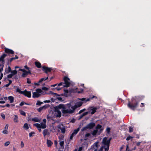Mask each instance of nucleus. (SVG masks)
<instances>
[{
  "mask_svg": "<svg viewBox=\"0 0 151 151\" xmlns=\"http://www.w3.org/2000/svg\"><path fill=\"white\" fill-rule=\"evenodd\" d=\"M94 98H96L97 97L96 96H93L92 97L88 98H82L80 99H79L83 101V102H78L74 106L72 105L70 103L67 104L65 105L61 104L58 105V107L60 109H62L61 111L63 116H64L65 115V116H68V115L72 114L74 113L75 110L81 106L83 103H86L89 101L90 99Z\"/></svg>",
  "mask_w": 151,
  "mask_h": 151,
  "instance_id": "nucleus-1",
  "label": "nucleus"
},
{
  "mask_svg": "<svg viewBox=\"0 0 151 151\" xmlns=\"http://www.w3.org/2000/svg\"><path fill=\"white\" fill-rule=\"evenodd\" d=\"M95 129H96L93 130L91 134L88 133L85 135L84 138L85 140H87L88 137H89L91 134L93 136H94L95 137H96V135L97 134H98V135H99L101 133L103 130V128H102V126L99 124H98L96 126Z\"/></svg>",
  "mask_w": 151,
  "mask_h": 151,
  "instance_id": "nucleus-2",
  "label": "nucleus"
},
{
  "mask_svg": "<svg viewBox=\"0 0 151 151\" xmlns=\"http://www.w3.org/2000/svg\"><path fill=\"white\" fill-rule=\"evenodd\" d=\"M64 93L63 94H66L67 93L71 94L72 93H82L83 91H86L85 89H83V88H81V87L73 88H69V89L64 90Z\"/></svg>",
  "mask_w": 151,
  "mask_h": 151,
  "instance_id": "nucleus-3",
  "label": "nucleus"
},
{
  "mask_svg": "<svg viewBox=\"0 0 151 151\" xmlns=\"http://www.w3.org/2000/svg\"><path fill=\"white\" fill-rule=\"evenodd\" d=\"M111 138H110L109 139L107 140L106 137H104L102 140V143L104 145V147L105 151H108L109 148V143Z\"/></svg>",
  "mask_w": 151,
  "mask_h": 151,
  "instance_id": "nucleus-4",
  "label": "nucleus"
},
{
  "mask_svg": "<svg viewBox=\"0 0 151 151\" xmlns=\"http://www.w3.org/2000/svg\"><path fill=\"white\" fill-rule=\"evenodd\" d=\"M64 82L63 84L65 85H63V87H68L70 86V79L67 76H65L63 78Z\"/></svg>",
  "mask_w": 151,
  "mask_h": 151,
  "instance_id": "nucleus-5",
  "label": "nucleus"
},
{
  "mask_svg": "<svg viewBox=\"0 0 151 151\" xmlns=\"http://www.w3.org/2000/svg\"><path fill=\"white\" fill-rule=\"evenodd\" d=\"M7 56V54L5 53H3L1 56L0 57V66L4 67L5 62L4 58Z\"/></svg>",
  "mask_w": 151,
  "mask_h": 151,
  "instance_id": "nucleus-6",
  "label": "nucleus"
},
{
  "mask_svg": "<svg viewBox=\"0 0 151 151\" xmlns=\"http://www.w3.org/2000/svg\"><path fill=\"white\" fill-rule=\"evenodd\" d=\"M59 109H60L58 107V106L54 108L55 115L57 117H60L61 116V111L59 110Z\"/></svg>",
  "mask_w": 151,
  "mask_h": 151,
  "instance_id": "nucleus-7",
  "label": "nucleus"
},
{
  "mask_svg": "<svg viewBox=\"0 0 151 151\" xmlns=\"http://www.w3.org/2000/svg\"><path fill=\"white\" fill-rule=\"evenodd\" d=\"M98 108L97 107H94L93 106H90L88 108L87 110L88 111V114L91 113V114H94L96 111V110Z\"/></svg>",
  "mask_w": 151,
  "mask_h": 151,
  "instance_id": "nucleus-8",
  "label": "nucleus"
},
{
  "mask_svg": "<svg viewBox=\"0 0 151 151\" xmlns=\"http://www.w3.org/2000/svg\"><path fill=\"white\" fill-rule=\"evenodd\" d=\"M16 91L17 92L22 94H31L30 92H27L26 90L24 91H22L18 87L17 88Z\"/></svg>",
  "mask_w": 151,
  "mask_h": 151,
  "instance_id": "nucleus-9",
  "label": "nucleus"
},
{
  "mask_svg": "<svg viewBox=\"0 0 151 151\" xmlns=\"http://www.w3.org/2000/svg\"><path fill=\"white\" fill-rule=\"evenodd\" d=\"M57 84H56L53 85H52L50 86L51 87V89L53 91H55V90H57L59 91L61 90L62 88L58 87L57 86Z\"/></svg>",
  "mask_w": 151,
  "mask_h": 151,
  "instance_id": "nucleus-10",
  "label": "nucleus"
},
{
  "mask_svg": "<svg viewBox=\"0 0 151 151\" xmlns=\"http://www.w3.org/2000/svg\"><path fill=\"white\" fill-rule=\"evenodd\" d=\"M138 103L137 102H136L135 104L133 105L132 104H131L129 102L127 104V106L130 109L133 110H134L136 108L137 106L138 105Z\"/></svg>",
  "mask_w": 151,
  "mask_h": 151,
  "instance_id": "nucleus-11",
  "label": "nucleus"
},
{
  "mask_svg": "<svg viewBox=\"0 0 151 151\" xmlns=\"http://www.w3.org/2000/svg\"><path fill=\"white\" fill-rule=\"evenodd\" d=\"M10 73H11L10 74L7 76V78L8 79L12 78L13 76L17 73V71L16 70H12V71Z\"/></svg>",
  "mask_w": 151,
  "mask_h": 151,
  "instance_id": "nucleus-12",
  "label": "nucleus"
},
{
  "mask_svg": "<svg viewBox=\"0 0 151 151\" xmlns=\"http://www.w3.org/2000/svg\"><path fill=\"white\" fill-rule=\"evenodd\" d=\"M55 95V96H54L53 98H52L51 99V100L52 102H54L57 99H58L59 101H64V100H62V98L61 97H59L60 95Z\"/></svg>",
  "mask_w": 151,
  "mask_h": 151,
  "instance_id": "nucleus-13",
  "label": "nucleus"
},
{
  "mask_svg": "<svg viewBox=\"0 0 151 151\" xmlns=\"http://www.w3.org/2000/svg\"><path fill=\"white\" fill-rule=\"evenodd\" d=\"M42 70L44 71L47 74L48 72H50L52 70L51 68H48L45 66H43L42 67Z\"/></svg>",
  "mask_w": 151,
  "mask_h": 151,
  "instance_id": "nucleus-14",
  "label": "nucleus"
},
{
  "mask_svg": "<svg viewBox=\"0 0 151 151\" xmlns=\"http://www.w3.org/2000/svg\"><path fill=\"white\" fill-rule=\"evenodd\" d=\"M58 129L61 130V132L63 133H64L65 132V127L64 126L63 124H60L57 126Z\"/></svg>",
  "mask_w": 151,
  "mask_h": 151,
  "instance_id": "nucleus-15",
  "label": "nucleus"
},
{
  "mask_svg": "<svg viewBox=\"0 0 151 151\" xmlns=\"http://www.w3.org/2000/svg\"><path fill=\"white\" fill-rule=\"evenodd\" d=\"M79 128H78L77 129L74 130L73 132L72 133L71 136H70V140H72L73 139V137L76 135V134L78 133V132L79 131Z\"/></svg>",
  "mask_w": 151,
  "mask_h": 151,
  "instance_id": "nucleus-16",
  "label": "nucleus"
},
{
  "mask_svg": "<svg viewBox=\"0 0 151 151\" xmlns=\"http://www.w3.org/2000/svg\"><path fill=\"white\" fill-rule=\"evenodd\" d=\"M4 52L5 53L8 54H14V52L12 50L6 47H5Z\"/></svg>",
  "mask_w": 151,
  "mask_h": 151,
  "instance_id": "nucleus-17",
  "label": "nucleus"
},
{
  "mask_svg": "<svg viewBox=\"0 0 151 151\" xmlns=\"http://www.w3.org/2000/svg\"><path fill=\"white\" fill-rule=\"evenodd\" d=\"M12 71V69L11 67L9 66H8V67H6L5 69V72L4 73V75L9 74Z\"/></svg>",
  "mask_w": 151,
  "mask_h": 151,
  "instance_id": "nucleus-18",
  "label": "nucleus"
},
{
  "mask_svg": "<svg viewBox=\"0 0 151 151\" xmlns=\"http://www.w3.org/2000/svg\"><path fill=\"white\" fill-rule=\"evenodd\" d=\"M40 93H41L42 94L44 93V92L41 89L38 88L36 89V92H35L33 93L32 94H41Z\"/></svg>",
  "mask_w": 151,
  "mask_h": 151,
  "instance_id": "nucleus-19",
  "label": "nucleus"
},
{
  "mask_svg": "<svg viewBox=\"0 0 151 151\" xmlns=\"http://www.w3.org/2000/svg\"><path fill=\"white\" fill-rule=\"evenodd\" d=\"M96 124L93 122H91L89 123L87 125L88 128L89 129H93L95 126Z\"/></svg>",
  "mask_w": 151,
  "mask_h": 151,
  "instance_id": "nucleus-20",
  "label": "nucleus"
},
{
  "mask_svg": "<svg viewBox=\"0 0 151 151\" xmlns=\"http://www.w3.org/2000/svg\"><path fill=\"white\" fill-rule=\"evenodd\" d=\"M48 107L47 105H45L43 106L40 107L37 109L38 111L39 112H40L44 109H46Z\"/></svg>",
  "mask_w": 151,
  "mask_h": 151,
  "instance_id": "nucleus-21",
  "label": "nucleus"
},
{
  "mask_svg": "<svg viewBox=\"0 0 151 151\" xmlns=\"http://www.w3.org/2000/svg\"><path fill=\"white\" fill-rule=\"evenodd\" d=\"M35 66L38 68H40L41 67V64L39 61H35Z\"/></svg>",
  "mask_w": 151,
  "mask_h": 151,
  "instance_id": "nucleus-22",
  "label": "nucleus"
},
{
  "mask_svg": "<svg viewBox=\"0 0 151 151\" xmlns=\"http://www.w3.org/2000/svg\"><path fill=\"white\" fill-rule=\"evenodd\" d=\"M43 134L45 137L46 135H49L50 134L48 130L47 129H44L43 131Z\"/></svg>",
  "mask_w": 151,
  "mask_h": 151,
  "instance_id": "nucleus-23",
  "label": "nucleus"
},
{
  "mask_svg": "<svg viewBox=\"0 0 151 151\" xmlns=\"http://www.w3.org/2000/svg\"><path fill=\"white\" fill-rule=\"evenodd\" d=\"M34 125L38 129V130L39 132H41V128L40 127V124L38 123H36L34 124Z\"/></svg>",
  "mask_w": 151,
  "mask_h": 151,
  "instance_id": "nucleus-24",
  "label": "nucleus"
},
{
  "mask_svg": "<svg viewBox=\"0 0 151 151\" xmlns=\"http://www.w3.org/2000/svg\"><path fill=\"white\" fill-rule=\"evenodd\" d=\"M40 125V127L43 129L45 128L47 126L46 124L42 122L41 123Z\"/></svg>",
  "mask_w": 151,
  "mask_h": 151,
  "instance_id": "nucleus-25",
  "label": "nucleus"
},
{
  "mask_svg": "<svg viewBox=\"0 0 151 151\" xmlns=\"http://www.w3.org/2000/svg\"><path fill=\"white\" fill-rule=\"evenodd\" d=\"M47 144L48 147H50L53 144V143L50 140L47 139Z\"/></svg>",
  "mask_w": 151,
  "mask_h": 151,
  "instance_id": "nucleus-26",
  "label": "nucleus"
},
{
  "mask_svg": "<svg viewBox=\"0 0 151 151\" xmlns=\"http://www.w3.org/2000/svg\"><path fill=\"white\" fill-rule=\"evenodd\" d=\"M32 120L34 122H40V120L37 117H35L32 119Z\"/></svg>",
  "mask_w": 151,
  "mask_h": 151,
  "instance_id": "nucleus-27",
  "label": "nucleus"
},
{
  "mask_svg": "<svg viewBox=\"0 0 151 151\" xmlns=\"http://www.w3.org/2000/svg\"><path fill=\"white\" fill-rule=\"evenodd\" d=\"M14 60V58H10V59H8V62L7 63V65H9L10 64H11L12 61Z\"/></svg>",
  "mask_w": 151,
  "mask_h": 151,
  "instance_id": "nucleus-28",
  "label": "nucleus"
},
{
  "mask_svg": "<svg viewBox=\"0 0 151 151\" xmlns=\"http://www.w3.org/2000/svg\"><path fill=\"white\" fill-rule=\"evenodd\" d=\"M8 99L9 100L10 103H11L13 102L14 98L12 96H9L8 98Z\"/></svg>",
  "mask_w": 151,
  "mask_h": 151,
  "instance_id": "nucleus-29",
  "label": "nucleus"
},
{
  "mask_svg": "<svg viewBox=\"0 0 151 151\" xmlns=\"http://www.w3.org/2000/svg\"><path fill=\"white\" fill-rule=\"evenodd\" d=\"M88 114V112H86L81 115L79 116V119H82L84 116L87 115Z\"/></svg>",
  "mask_w": 151,
  "mask_h": 151,
  "instance_id": "nucleus-30",
  "label": "nucleus"
},
{
  "mask_svg": "<svg viewBox=\"0 0 151 151\" xmlns=\"http://www.w3.org/2000/svg\"><path fill=\"white\" fill-rule=\"evenodd\" d=\"M27 75V71L25 70L23 72V73L22 75V76L23 77H25Z\"/></svg>",
  "mask_w": 151,
  "mask_h": 151,
  "instance_id": "nucleus-31",
  "label": "nucleus"
},
{
  "mask_svg": "<svg viewBox=\"0 0 151 151\" xmlns=\"http://www.w3.org/2000/svg\"><path fill=\"white\" fill-rule=\"evenodd\" d=\"M23 127L24 129H25L27 130L28 129H29V127L28 125L27 124V123H26L24 124Z\"/></svg>",
  "mask_w": 151,
  "mask_h": 151,
  "instance_id": "nucleus-32",
  "label": "nucleus"
},
{
  "mask_svg": "<svg viewBox=\"0 0 151 151\" xmlns=\"http://www.w3.org/2000/svg\"><path fill=\"white\" fill-rule=\"evenodd\" d=\"M48 79V77H46V78H42L40 79L39 81V82H42V81H45L47 79Z\"/></svg>",
  "mask_w": 151,
  "mask_h": 151,
  "instance_id": "nucleus-33",
  "label": "nucleus"
},
{
  "mask_svg": "<svg viewBox=\"0 0 151 151\" xmlns=\"http://www.w3.org/2000/svg\"><path fill=\"white\" fill-rule=\"evenodd\" d=\"M19 111L21 115H22L24 116H26V113L25 112H24L23 111L21 110H19Z\"/></svg>",
  "mask_w": 151,
  "mask_h": 151,
  "instance_id": "nucleus-34",
  "label": "nucleus"
},
{
  "mask_svg": "<svg viewBox=\"0 0 151 151\" xmlns=\"http://www.w3.org/2000/svg\"><path fill=\"white\" fill-rule=\"evenodd\" d=\"M14 117V122H17L18 121L17 116L16 115H15Z\"/></svg>",
  "mask_w": 151,
  "mask_h": 151,
  "instance_id": "nucleus-35",
  "label": "nucleus"
},
{
  "mask_svg": "<svg viewBox=\"0 0 151 151\" xmlns=\"http://www.w3.org/2000/svg\"><path fill=\"white\" fill-rule=\"evenodd\" d=\"M88 129V128L87 125H86V126L83 127L81 129V131H84L86 130H87Z\"/></svg>",
  "mask_w": 151,
  "mask_h": 151,
  "instance_id": "nucleus-36",
  "label": "nucleus"
},
{
  "mask_svg": "<svg viewBox=\"0 0 151 151\" xmlns=\"http://www.w3.org/2000/svg\"><path fill=\"white\" fill-rule=\"evenodd\" d=\"M133 131V129L132 127H129V132H132Z\"/></svg>",
  "mask_w": 151,
  "mask_h": 151,
  "instance_id": "nucleus-37",
  "label": "nucleus"
},
{
  "mask_svg": "<svg viewBox=\"0 0 151 151\" xmlns=\"http://www.w3.org/2000/svg\"><path fill=\"white\" fill-rule=\"evenodd\" d=\"M80 86H81L83 87V89H85V90L86 91L88 92V91L86 90V88L84 86V84H81L80 85Z\"/></svg>",
  "mask_w": 151,
  "mask_h": 151,
  "instance_id": "nucleus-38",
  "label": "nucleus"
},
{
  "mask_svg": "<svg viewBox=\"0 0 151 151\" xmlns=\"http://www.w3.org/2000/svg\"><path fill=\"white\" fill-rule=\"evenodd\" d=\"M133 138V137L130 136H128L126 138V140L127 141H128L131 139H132Z\"/></svg>",
  "mask_w": 151,
  "mask_h": 151,
  "instance_id": "nucleus-39",
  "label": "nucleus"
},
{
  "mask_svg": "<svg viewBox=\"0 0 151 151\" xmlns=\"http://www.w3.org/2000/svg\"><path fill=\"white\" fill-rule=\"evenodd\" d=\"M43 104V102H40L39 101H37L36 103V105L39 106L41 104Z\"/></svg>",
  "mask_w": 151,
  "mask_h": 151,
  "instance_id": "nucleus-40",
  "label": "nucleus"
},
{
  "mask_svg": "<svg viewBox=\"0 0 151 151\" xmlns=\"http://www.w3.org/2000/svg\"><path fill=\"white\" fill-rule=\"evenodd\" d=\"M94 145L95 146V147L96 148V149H95L94 151H97V148H98V147L97 143L95 142V143H94Z\"/></svg>",
  "mask_w": 151,
  "mask_h": 151,
  "instance_id": "nucleus-41",
  "label": "nucleus"
},
{
  "mask_svg": "<svg viewBox=\"0 0 151 151\" xmlns=\"http://www.w3.org/2000/svg\"><path fill=\"white\" fill-rule=\"evenodd\" d=\"M35 134V132H32L29 133V136L30 137H32V135Z\"/></svg>",
  "mask_w": 151,
  "mask_h": 151,
  "instance_id": "nucleus-42",
  "label": "nucleus"
},
{
  "mask_svg": "<svg viewBox=\"0 0 151 151\" xmlns=\"http://www.w3.org/2000/svg\"><path fill=\"white\" fill-rule=\"evenodd\" d=\"M60 146H61V147H63V145H64V141H61L60 142Z\"/></svg>",
  "mask_w": 151,
  "mask_h": 151,
  "instance_id": "nucleus-43",
  "label": "nucleus"
},
{
  "mask_svg": "<svg viewBox=\"0 0 151 151\" xmlns=\"http://www.w3.org/2000/svg\"><path fill=\"white\" fill-rule=\"evenodd\" d=\"M10 142L9 141H7L4 143V145L5 146H7L9 145Z\"/></svg>",
  "mask_w": 151,
  "mask_h": 151,
  "instance_id": "nucleus-44",
  "label": "nucleus"
},
{
  "mask_svg": "<svg viewBox=\"0 0 151 151\" xmlns=\"http://www.w3.org/2000/svg\"><path fill=\"white\" fill-rule=\"evenodd\" d=\"M41 89L42 90H44V91H47L48 89V88L46 87H42Z\"/></svg>",
  "mask_w": 151,
  "mask_h": 151,
  "instance_id": "nucleus-45",
  "label": "nucleus"
},
{
  "mask_svg": "<svg viewBox=\"0 0 151 151\" xmlns=\"http://www.w3.org/2000/svg\"><path fill=\"white\" fill-rule=\"evenodd\" d=\"M86 109H84L82 110H81L79 111L78 112V114H80L82 112L86 110Z\"/></svg>",
  "mask_w": 151,
  "mask_h": 151,
  "instance_id": "nucleus-46",
  "label": "nucleus"
},
{
  "mask_svg": "<svg viewBox=\"0 0 151 151\" xmlns=\"http://www.w3.org/2000/svg\"><path fill=\"white\" fill-rule=\"evenodd\" d=\"M40 95H33L32 97L34 98H38Z\"/></svg>",
  "mask_w": 151,
  "mask_h": 151,
  "instance_id": "nucleus-47",
  "label": "nucleus"
},
{
  "mask_svg": "<svg viewBox=\"0 0 151 151\" xmlns=\"http://www.w3.org/2000/svg\"><path fill=\"white\" fill-rule=\"evenodd\" d=\"M50 93H49V94H58V93H54L53 92H52V91H50Z\"/></svg>",
  "mask_w": 151,
  "mask_h": 151,
  "instance_id": "nucleus-48",
  "label": "nucleus"
},
{
  "mask_svg": "<svg viewBox=\"0 0 151 151\" xmlns=\"http://www.w3.org/2000/svg\"><path fill=\"white\" fill-rule=\"evenodd\" d=\"M27 83L28 84H30L31 83V81L29 78H27Z\"/></svg>",
  "mask_w": 151,
  "mask_h": 151,
  "instance_id": "nucleus-49",
  "label": "nucleus"
},
{
  "mask_svg": "<svg viewBox=\"0 0 151 151\" xmlns=\"http://www.w3.org/2000/svg\"><path fill=\"white\" fill-rule=\"evenodd\" d=\"M20 146L21 148H23L24 147V145L23 141L21 142Z\"/></svg>",
  "mask_w": 151,
  "mask_h": 151,
  "instance_id": "nucleus-50",
  "label": "nucleus"
},
{
  "mask_svg": "<svg viewBox=\"0 0 151 151\" xmlns=\"http://www.w3.org/2000/svg\"><path fill=\"white\" fill-rule=\"evenodd\" d=\"M2 133L3 134H8V132L7 131V130H5L3 131Z\"/></svg>",
  "mask_w": 151,
  "mask_h": 151,
  "instance_id": "nucleus-51",
  "label": "nucleus"
},
{
  "mask_svg": "<svg viewBox=\"0 0 151 151\" xmlns=\"http://www.w3.org/2000/svg\"><path fill=\"white\" fill-rule=\"evenodd\" d=\"M4 67L2 66H0V73L3 71Z\"/></svg>",
  "mask_w": 151,
  "mask_h": 151,
  "instance_id": "nucleus-52",
  "label": "nucleus"
},
{
  "mask_svg": "<svg viewBox=\"0 0 151 151\" xmlns=\"http://www.w3.org/2000/svg\"><path fill=\"white\" fill-rule=\"evenodd\" d=\"M63 84H64L62 82H60L58 84H57V86L59 87V86H61L63 85Z\"/></svg>",
  "mask_w": 151,
  "mask_h": 151,
  "instance_id": "nucleus-53",
  "label": "nucleus"
},
{
  "mask_svg": "<svg viewBox=\"0 0 151 151\" xmlns=\"http://www.w3.org/2000/svg\"><path fill=\"white\" fill-rule=\"evenodd\" d=\"M25 104V102L24 101L22 102L19 104L20 106H22Z\"/></svg>",
  "mask_w": 151,
  "mask_h": 151,
  "instance_id": "nucleus-54",
  "label": "nucleus"
},
{
  "mask_svg": "<svg viewBox=\"0 0 151 151\" xmlns=\"http://www.w3.org/2000/svg\"><path fill=\"white\" fill-rule=\"evenodd\" d=\"M103 148L104 149V145H103V146H102L101 147L100 149L99 150V151H102Z\"/></svg>",
  "mask_w": 151,
  "mask_h": 151,
  "instance_id": "nucleus-55",
  "label": "nucleus"
},
{
  "mask_svg": "<svg viewBox=\"0 0 151 151\" xmlns=\"http://www.w3.org/2000/svg\"><path fill=\"white\" fill-rule=\"evenodd\" d=\"M8 124H6L4 127V129L5 130H7V129H8Z\"/></svg>",
  "mask_w": 151,
  "mask_h": 151,
  "instance_id": "nucleus-56",
  "label": "nucleus"
},
{
  "mask_svg": "<svg viewBox=\"0 0 151 151\" xmlns=\"http://www.w3.org/2000/svg\"><path fill=\"white\" fill-rule=\"evenodd\" d=\"M41 82H39V81H38V82L37 83H35L34 84L36 86H38L40 85V83H41Z\"/></svg>",
  "mask_w": 151,
  "mask_h": 151,
  "instance_id": "nucleus-57",
  "label": "nucleus"
},
{
  "mask_svg": "<svg viewBox=\"0 0 151 151\" xmlns=\"http://www.w3.org/2000/svg\"><path fill=\"white\" fill-rule=\"evenodd\" d=\"M141 143V142H136V145L137 146H138L140 145Z\"/></svg>",
  "mask_w": 151,
  "mask_h": 151,
  "instance_id": "nucleus-58",
  "label": "nucleus"
},
{
  "mask_svg": "<svg viewBox=\"0 0 151 151\" xmlns=\"http://www.w3.org/2000/svg\"><path fill=\"white\" fill-rule=\"evenodd\" d=\"M1 117H2V118L3 119H5V115H4V114H2L1 115Z\"/></svg>",
  "mask_w": 151,
  "mask_h": 151,
  "instance_id": "nucleus-59",
  "label": "nucleus"
},
{
  "mask_svg": "<svg viewBox=\"0 0 151 151\" xmlns=\"http://www.w3.org/2000/svg\"><path fill=\"white\" fill-rule=\"evenodd\" d=\"M1 47L2 48V49H3V48H4V49H5V47H6L4 45L2 44V45H1Z\"/></svg>",
  "mask_w": 151,
  "mask_h": 151,
  "instance_id": "nucleus-60",
  "label": "nucleus"
},
{
  "mask_svg": "<svg viewBox=\"0 0 151 151\" xmlns=\"http://www.w3.org/2000/svg\"><path fill=\"white\" fill-rule=\"evenodd\" d=\"M82 149H83L82 147H79V148L78 150V151H81V150H82Z\"/></svg>",
  "mask_w": 151,
  "mask_h": 151,
  "instance_id": "nucleus-61",
  "label": "nucleus"
},
{
  "mask_svg": "<svg viewBox=\"0 0 151 151\" xmlns=\"http://www.w3.org/2000/svg\"><path fill=\"white\" fill-rule=\"evenodd\" d=\"M24 67L27 70H28L29 69V68L27 65L24 66Z\"/></svg>",
  "mask_w": 151,
  "mask_h": 151,
  "instance_id": "nucleus-62",
  "label": "nucleus"
},
{
  "mask_svg": "<svg viewBox=\"0 0 151 151\" xmlns=\"http://www.w3.org/2000/svg\"><path fill=\"white\" fill-rule=\"evenodd\" d=\"M43 123H44L46 124V119H43Z\"/></svg>",
  "mask_w": 151,
  "mask_h": 151,
  "instance_id": "nucleus-63",
  "label": "nucleus"
},
{
  "mask_svg": "<svg viewBox=\"0 0 151 151\" xmlns=\"http://www.w3.org/2000/svg\"><path fill=\"white\" fill-rule=\"evenodd\" d=\"M110 128H107L106 129L107 131L109 133L110 131Z\"/></svg>",
  "mask_w": 151,
  "mask_h": 151,
  "instance_id": "nucleus-64",
  "label": "nucleus"
}]
</instances>
